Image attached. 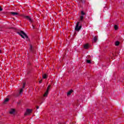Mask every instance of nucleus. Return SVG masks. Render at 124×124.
<instances>
[{
  "instance_id": "nucleus-1",
  "label": "nucleus",
  "mask_w": 124,
  "mask_h": 124,
  "mask_svg": "<svg viewBox=\"0 0 124 124\" xmlns=\"http://www.w3.org/2000/svg\"><path fill=\"white\" fill-rule=\"evenodd\" d=\"M81 16H80L79 22H78L76 27L75 28V31H79L82 28V23L84 22V15H85L86 14L84 12H81Z\"/></svg>"
},
{
  "instance_id": "nucleus-2",
  "label": "nucleus",
  "mask_w": 124,
  "mask_h": 124,
  "mask_svg": "<svg viewBox=\"0 0 124 124\" xmlns=\"http://www.w3.org/2000/svg\"><path fill=\"white\" fill-rule=\"evenodd\" d=\"M17 33L19 34V35H20V36H21L22 38H24V39H25V37H26V38H27V39H29V37H28L27 34H26V33H25V32H24L23 31H18Z\"/></svg>"
},
{
  "instance_id": "nucleus-3",
  "label": "nucleus",
  "mask_w": 124,
  "mask_h": 124,
  "mask_svg": "<svg viewBox=\"0 0 124 124\" xmlns=\"http://www.w3.org/2000/svg\"><path fill=\"white\" fill-rule=\"evenodd\" d=\"M30 50L33 54H35V47L32 46L31 45H30Z\"/></svg>"
},
{
  "instance_id": "nucleus-4",
  "label": "nucleus",
  "mask_w": 124,
  "mask_h": 124,
  "mask_svg": "<svg viewBox=\"0 0 124 124\" xmlns=\"http://www.w3.org/2000/svg\"><path fill=\"white\" fill-rule=\"evenodd\" d=\"M49 89H50V86H48L47 87V90L46 91L45 93L44 94V97H45L48 95V93H49Z\"/></svg>"
},
{
  "instance_id": "nucleus-5",
  "label": "nucleus",
  "mask_w": 124,
  "mask_h": 124,
  "mask_svg": "<svg viewBox=\"0 0 124 124\" xmlns=\"http://www.w3.org/2000/svg\"><path fill=\"white\" fill-rule=\"evenodd\" d=\"M32 110H31V109H28L27 110V112L25 113V116H27V115H30V114H31V113L32 112Z\"/></svg>"
},
{
  "instance_id": "nucleus-6",
  "label": "nucleus",
  "mask_w": 124,
  "mask_h": 124,
  "mask_svg": "<svg viewBox=\"0 0 124 124\" xmlns=\"http://www.w3.org/2000/svg\"><path fill=\"white\" fill-rule=\"evenodd\" d=\"M11 14H12V15H13L14 16H17L19 15V13L14 12H11Z\"/></svg>"
},
{
  "instance_id": "nucleus-7",
  "label": "nucleus",
  "mask_w": 124,
  "mask_h": 124,
  "mask_svg": "<svg viewBox=\"0 0 124 124\" xmlns=\"http://www.w3.org/2000/svg\"><path fill=\"white\" fill-rule=\"evenodd\" d=\"M25 18H26V19H28V20H29L31 23H32V20H31V18L30 16H25Z\"/></svg>"
},
{
  "instance_id": "nucleus-8",
  "label": "nucleus",
  "mask_w": 124,
  "mask_h": 124,
  "mask_svg": "<svg viewBox=\"0 0 124 124\" xmlns=\"http://www.w3.org/2000/svg\"><path fill=\"white\" fill-rule=\"evenodd\" d=\"M8 101H9V98H6L4 100L3 104H6V103H7V102H8Z\"/></svg>"
},
{
  "instance_id": "nucleus-9",
  "label": "nucleus",
  "mask_w": 124,
  "mask_h": 124,
  "mask_svg": "<svg viewBox=\"0 0 124 124\" xmlns=\"http://www.w3.org/2000/svg\"><path fill=\"white\" fill-rule=\"evenodd\" d=\"M84 48H85V49H89V45L88 44H85L84 46Z\"/></svg>"
},
{
  "instance_id": "nucleus-10",
  "label": "nucleus",
  "mask_w": 124,
  "mask_h": 124,
  "mask_svg": "<svg viewBox=\"0 0 124 124\" xmlns=\"http://www.w3.org/2000/svg\"><path fill=\"white\" fill-rule=\"evenodd\" d=\"M43 76V78H44V79H46L47 78V75H46V74H43L42 75Z\"/></svg>"
},
{
  "instance_id": "nucleus-11",
  "label": "nucleus",
  "mask_w": 124,
  "mask_h": 124,
  "mask_svg": "<svg viewBox=\"0 0 124 124\" xmlns=\"http://www.w3.org/2000/svg\"><path fill=\"white\" fill-rule=\"evenodd\" d=\"M15 113V110L12 109L10 111V114H14Z\"/></svg>"
},
{
  "instance_id": "nucleus-12",
  "label": "nucleus",
  "mask_w": 124,
  "mask_h": 124,
  "mask_svg": "<svg viewBox=\"0 0 124 124\" xmlns=\"http://www.w3.org/2000/svg\"><path fill=\"white\" fill-rule=\"evenodd\" d=\"M24 91V89L23 88L21 89L20 91H19V94H21Z\"/></svg>"
},
{
  "instance_id": "nucleus-13",
  "label": "nucleus",
  "mask_w": 124,
  "mask_h": 124,
  "mask_svg": "<svg viewBox=\"0 0 124 124\" xmlns=\"http://www.w3.org/2000/svg\"><path fill=\"white\" fill-rule=\"evenodd\" d=\"M115 46H119L120 45V42L116 41L115 42Z\"/></svg>"
},
{
  "instance_id": "nucleus-14",
  "label": "nucleus",
  "mask_w": 124,
  "mask_h": 124,
  "mask_svg": "<svg viewBox=\"0 0 124 124\" xmlns=\"http://www.w3.org/2000/svg\"><path fill=\"white\" fill-rule=\"evenodd\" d=\"M72 92H73V91L71 90L70 91H69V92H68V93H67V95H70V94H71V93H72Z\"/></svg>"
},
{
  "instance_id": "nucleus-15",
  "label": "nucleus",
  "mask_w": 124,
  "mask_h": 124,
  "mask_svg": "<svg viewBox=\"0 0 124 124\" xmlns=\"http://www.w3.org/2000/svg\"><path fill=\"white\" fill-rule=\"evenodd\" d=\"M93 40L94 42H96V41L97 40V38H96V37H94V38H93Z\"/></svg>"
},
{
  "instance_id": "nucleus-16",
  "label": "nucleus",
  "mask_w": 124,
  "mask_h": 124,
  "mask_svg": "<svg viewBox=\"0 0 124 124\" xmlns=\"http://www.w3.org/2000/svg\"><path fill=\"white\" fill-rule=\"evenodd\" d=\"M86 62L87 63H92V62H91V60H87Z\"/></svg>"
},
{
  "instance_id": "nucleus-17",
  "label": "nucleus",
  "mask_w": 124,
  "mask_h": 124,
  "mask_svg": "<svg viewBox=\"0 0 124 124\" xmlns=\"http://www.w3.org/2000/svg\"><path fill=\"white\" fill-rule=\"evenodd\" d=\"M114 29L116 30H118V26H117L116 25H114Z\"/></svg>"
},
{
  "instance_id": "nucleus-18",
  "label": "nucleus",
  "mask_w": 124,
  "mask_h": 124,
  "mask_svg": "<svg viewBox=\"0 0 124 124\" xmlns=\"http://www.w3.org/2000/svg\"><path fill=\"white\" fill-rule=\"evenodd\" d=\"M25 86H26V83H23V89H24V88H25Z\"/></svg>"
},
{
  "instance_id": "nucleus-19",
  "label": "nucleus",
  "mask_w": 124,
  "mask_h": 124,
  "mask_svg": "<svg viewBox=\"0 0 124 124\" xmlns=\"http://www.w3.org/2000/svg\"><path fill=\"white\" fill-rule=\"evenodd\" d=\"M0 11H2V8L0 6Z\"/></svg>"
},
{
  "instance_id": "nucleus-20",
  "label": "nucleus",
  "mask_w": 124,
  "mask_h": 124,
  "mask_svg": "<svg viewBox=\"0 0 124 124\" xmlns=\"http://www.w3.org/2000/svg\"><path fill=\"white\" fill-rule=\"evenodd\" d=\"M32 27H33V29H35V27H34V26L33 25V24H32Z\"/></svg>"
},
{
  "instance_id": "nucleus-21",
  "label": "nucleus",
  "mask_w": 124,
  "mask_h": 124,
  "mask_svg": "<svg viewBox=\"0 0 124 124\" xmlns=\"http://www.w3.org/2000/svg\"><path fill=\"white\" fill-rule=\"evenodd\" d=\"M39 83L40 84H41V83H42V80H40V81L39 82Z\"/></svg>"
},
{
  "instance_id": "nucleus-22",
  "label": "nucleus",
  "mask_w": 124,
  "mask_h": 124,
  "mask_svg": "<svg viewBox=\"0 0 124 124\" xmlns=\"http://www.w3.org/2000/svg\"><path fill=\"white\" fill-rule=\"evenodd\" d=\"M80 1H81V2H84V1L83 0H79Z\"/></svg>"
},
{
  "instance_id": "nucleus-23",
  "label": "nucleus",
  "mask_w": 124,
  "mask_h": 124,
  "mask_svg": "<svg viewBox=\"0 0 124 124\" xmlns=\"http://www.w3.org/2000/svg\"><path fill=\"white\" fill-rule=\"evenodd\" d=\"M42 99H43V100H44V99H45V98H44V97H43L42 98Z\"/></svg>"
},
{
  "instance_id": "nucleus-24",
  "label": "nucleus",
  "mask_w": 124,
  "mask_h": 124,
  "mask_svg": "<svg viewBox=\"0 0 124 124\" xmlns=\"http://www.w3.org/2000/svg\"><path fill=\"white\" fill-rule=\"evenodd\" d=\"M39 107H36V109H39Z\"/></svg>"
},
{
  "instance_id": "nucleus-25",
  "label": "nucleus",
  "mask_w": 124,
  "mask_h": 124,
  "mask_svg": "<svg viewBox=\"0 0 124 124\" xmlns=\"http://www.w3.org/2000/svg\"><path fill=\"white\" fill-rule=\"evenodd\" d=\"M18 104H20V102L18 103Z\"/></svg>"
},
{
  "instance_id": "nucleus-26",
  "label": "nucleus",
  "mask_w": 124,
  "mask_h": 124,
  "mask_svg": "<svg viewBox=\"0 0 124 124\" xmlns=\"http://www.w3.org/2000/svg\"><path fill=\"white\" fill-rule=\"evenodd\" d=\"M0 52H1V50H0Z\"/></svg>"
}]
</instances>
